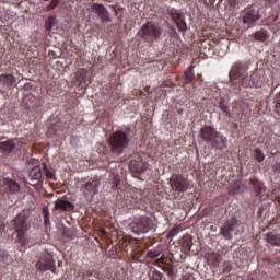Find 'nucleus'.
<instances>
[{
  "label": "nucleus",
  "mask_w": 280,
  "mask_h": 280,
  "mask_svg": "<svg viewBox=\"0 0 280 280\" xmlns=\"http://www.w3.org/2000/svg\"><path fill=\"white\" fill-rule=\"evenodd\" d=\"M13 226L15 229L13 235H16V242L20 244V250L34 246V241H32V237L27 235L30 226H27V219L24 215H18L13 220Z\"/></svg>",
  "instance_id": "f257e3e1"
},
{
  "label": "nucleus",
  "mask_w": 280,
  "mask_h": 280,
  "mask_svg": "<svg viewBox=\"0 0 280 280\" xmlns=\"http://www.w3.org/2000/svg\"><path fill=\"white\" fill-rule=\"evenodd\" d=\"M130 132L132 130L130 127L125 130H118L109 137L110 152L116 156H121L124 154V150L130 145Z\"/></svg>",
  "instance_id": "f03ea898"
},
{
  "label": "nucleus",
  "mask_w": 280,
  "mask_h": 280,
  "mask_svg": "<svg viewBox=\"0 0 280 280\" xmlns=\"http://www.w3.org/2000/svg\"><path fill=\"white\" fill-rule=\"evenodd\" d=\"M248 73V65L246 62L236 61L229 72L230 90L232 93H240L242 91V82Z\"/></svg>",
  "instance_id": "7ed1b4c3"
},
{
  "label": "nucleus",
  "mask_w": 280,
  "mask_h": 280,
  "mask_svg": "<svg viewBox=\"0 0 280 280\" xmlns=\"http://www.w3.org/2000/svg\"><path fill=\"white\" fill-rule=\"evenodd\" d=\"M200 138L215 150H224L226 148V142L229 141L226 137L218 132L215 128L211 126H205L201 128Z\"/></svg>",
  "instance_id": "20e7f679"
},
{
  "label": "nucleus",
  "mask_w": 280,
  "mask_h": 280,
  "mask_svg": "<svg viewBox=\"0 0 280 280\" xmlns=\"http://www.w3.org/2000/svg\"><path fill=\"white\" fill-rule=\"evenodd\" d=\"M163 36V27L154 22H147L140 30V37L147 45L152 47L154 43H159Z\"/></svg>",
  "instance_id": "39448f33"
},
{
  "label": "nucleus",
  "mask_w": 280,
  "mask_h": 280,
  "mask_svg": "<svg viewBox=\"0 0 280 280\" xmlns=\"http://www.w3.org/2000/svg\"><path fill=\"white\" fill-rule=\"evenodd\" d=\"M168 185L172 191H175V194H185V191H189V189L192 187L189 178L180 173L172 174Z\"/></svg>",
  "instance_id": "423d86ee"
},
{
  "label": "nucleus",
  "mask_w": 280,
  "mask_h": 280,
  "mask_svg": "<svg viewBox=\"0 0 280 280\" xmlns=\"http://www.w3.org/2000/svg\"><path fill=\"white\" fill-rule=\"evenodd\" d=\"M139 202V197L133 190H121L117 196L116 205L119 209H135Z\"/></svg>",
  "instance_id": "0eeeda50"
},
{
  "label": "nucleus",
  "mask_w": 280,
  "mask_h": 280,
  "mask_svg": "<svg viewBox=\"0 0 280 280\" xmlns=\"http://www.w3.org/2000/svg\"><path fill=\"white\" fill-rule=\"evenodd\" d=\"M241 86L244 89H261L264 86V70H255L246 74Z\"/></svg>",
  "instance_id": "6e6552de"
},
{
  "label": "nucleus",
  "mask_w": 280,
  "mask_h": 280,
  "mask_svg": "<svg viewBox=\"0 0 280 280\" xmlns=\"http://www.w3.org/2000/svg\"><path fill=\"white\" fill-rule=\"evenodd\" d=\"M241 16L244 25H247V27H255V25H257V21L261 19V13H259V7L254 4L246 8L241 13Z\"/></svg>",
  "instance_id": "1a4fd4ad"
},
{
  "label": "nucleus",
  "mask_w": 280,
  "mask_h": 280,
  "mask_svg": "<svg viewBox=\"0 0 280 280\" xmlns=\"http://www.w3.org/2000/svg\"><path fill=\"white\" fill-rule=\"evenodd\" d=\"M154 229V220L149 217H141L131 223V231L137 235L141 233H150Z\"/></svg>",
  "instance_id": "9d476101"
},
{
  "label": "nucleus",
  "mask_w": 280,
  "mask_h": 280,
  "mask_svg": "<svg viewBox=\"0 0 280 280\" xmlns=\"http://www.w3.org/2000/svg\"><path fill=\"white\" fill-rule=\"evenodd\" d=\"M35 268L39 270V272L50 270V272L56 275V261L54 260V256H51L49 252L43 253L40 259L35 264Z\"/></svg>",
  "instance_id": "9b49d317"
},
{
  "label": "nucleus",
  "mask_w": 280,
  "mask_h": 280,
  "mask_svg": "<svg viewBox=\"0 0 280 280\" xmlns=\"http://www.w3.org/2000/svg\"><path fill=\"white\" fill-rule=\"evenodd\" d=\"M168 15L179 32H187V22L185 21V15L180 13L178 9L173 8L168 10Z\"/></svg>",
  "instance_id": "f8f14e48"
},
{
  "label": "nucleus",
  "mask_w": 280,
  "mask_h": 280,
  "mask_svg": "<svg viewBox=\"0 0 280 280\" xmlns=\"http://www.w3.org/2000/svg\"><path fill=\"white\" fill-rule=\"evenodd\" d=\"M240 225L237 218L233 217L225 222L220 232L225 240H233V231Z\"/></svg>",
  "instance_id": "ddd939ff"
},
{
  "label": "nucleus",
  "mask_w": 280,
  "mask_h": 280,
  "mask_svg": "<svg viewBox=\"0 0 280 280\" xmlns=\"http://www.w3.org/2000/svg\"><path fill=\"white\" fill-rule=\"evenodd\" d=\"M249 185L253 187V191L255 196L258 198V200H264V196L266 195L267 191L266 185L255 177H252L249 179Z\"/></svg>",
  "instance_id": "4468645a"
},
{
  "label": "nucleus",
  "mask_w": 280,
  "mask_h": 280,
  "mask_svg": "<svg viewBox=\"0 0 280 280\" xmlns=\"http://www.w3.org/2000/svg\"><path fill=\"white\" fill-rule=\"evenodd\" d=\"M92 11L97 14L98 19H101L103 23H110V21H113V19H110V13L108 12V9H106L104 4L93 3Z\"/></svg>",
  "instance_id": "2eb2a0df"
},
{
  "label": "nucleus",
  "mask_w": 280,
  "mask_h": 280,
  "mask_svg": "<svg viewBox=\"0 0 280 280\" xmlns=\"http://www.w3.org/2000/svg\"><path fill=\"white\" fill-rule=\"evenodd\" d=\"M129 170L132 174H143L148 170V164L142 159L131 160L129 163Z\"/></svg>",
  "instance_id": "dca6fc26"
},
{
  "label": "nucleus",
  "mask_w": 280,
  "mask_h": 280,
  "mask_svg": "<svg viewBox=\"0 0 280 280\" xmlns=\"http://www.w3.org/2000/svg\"><path fill=\"white\" fill-rule=\"evenodd\" d=\"M75 209L73 202L67 199H57L55 201L54 211H62L63 213L71 212Z\"/></svg>",
  "instance_id": "f3484780"
},
{
  "label": "nucleus",
  "mask_w": 280,
  "mask_h": 280,
  "mask_svg": "<svg viewBox=\"0 0 280 280\" xmlns=\"http://www.w3.org/2000/svg\"><path fill=\"white\" fill-rule=\"evenodd\" d=\"M88 194H97L100 191V179L97 178H92L90 179L83 187Z\"/></svg>",
  "instance_id": "a211bd4d"
},
{
  "label": "nucleus",
  "mask_w": 280,
  "mask_h": 280,
  "mask_svg": "<svg viewBox=\"0 0 280 280\" xmlns=\"http://www.w3.org/2000/svg\"><path fill=\"white\" fill-rule=\"evenodd\" d=\"M206 258L208 259L209 265L214 266L215 268H219L220 264H222V260L224 259L222 255L218 253H209Z\"/></svg>",
  "instance_id": "6ab92c4d"
},
{
  "label": "nucleus",
  "mask_w": 280,
  "mask_h": 280,
  "mask_svg": "<svg viewBox=\"0 0 280 280\" xmlns=\"http://www.w3.org/2000/svg\"><path fill=\"white\" fill-rule=\"evenodd\" d=\"M81 277L82 279L81 280H89L91 279V277H93L94 279H102V272H100V270L97 269H89V270H85L81 273Z\"/></svg>",
  "instance_id": "aec40b11"
},
{
  "label": "nucleus",
  "mask_w": 280,
  "mask_h": 280,
  "mask_svg": "<svg viewBox=\"0 0 280 280\" xmlns=\"http://www.w3.org/2000/svg\"><path fill=\"white\" fill-rule=\"evenodd\" d=\"M252 36L254 40L266 43L268 40V31L266 28H261L256 31Z\"/></svg>",
  "instance_id": "412c9836"
},
{
  "label": "nucleus",
  "mask_w": 280,
  "mask_h": 280,
  "mask_svg": "<svg viewBox=\"0 0 280 280\" xmlns=\"http://www.w3.org/2000/svg\"><path fill=\"white\" fill-rule=\"evenodd\" d=\"M16 148V143H14V140H7L4 142H0V150L4 152V154H10L12 150Z\"/></svg>",
  "instance_id": "4be33fe9"
},
{
  "label": "nucleus",
  "mask_w": 280,
  "mask_h": 280,
  "mask_svg": "<svg viewBox=\"0 0 280 280\" xmlns=\"http://www.w3.org/2000/svg\"><path fill=\"white\" fill-rule=\"evenodd\" d=\"M28 176L31 180H40L43 178V170L40 166H35L30 171Z\"/></svg>",
  "instance_id": "5701e85b"
},
{
  "label": "nucleus",
  "mask_w": 280,
  "mask_h": 280,
  "mask_svg": "<svg viewBox=\"0 0 280 280\" xmlns=\"http://www.w3.org/2000/svg\"><path fill=\"white\" fill-rule=\"evenodd\" d=\"M267 242L271 246H280V235L275 232L267 233Z\"/></svg>",
  "instance_id": "b1692460"
},
{
  "label": "nucleus",
  "mask_w": 280,
  "mask_h": 280,
  "mask_svg": "<svg viewBox=\"0 0 280 280\" xmlns=\"http://www.w3.org/2000/svg\"><path fill=\"white\" fill-rule=\"evenodd\" d=\"M5 185L10 191V194H19L21 190V186L19 183L14 182V179H7Z\"/></svg>",
  "instance_id": "393cba45"
},
{
  "label": "nucleus",
  "mask_w": 280,
  "mask_h": 280,
  "mask_svg": "<svg viewBox=\"0 0 280 280\" xmlns=\"http://www.w3.org/2000/svg\"><path fill=\"white\" fill-rule=\"evenodd\" d=\"M143 255H145V249H142L141 247H136L135 249H132L131 259L136 262L141 261V257H143Z\"/></svg>",
  "instance_id": "a878e982"
},
{
  "label": "nucleus",
  "mask_w": 280,
  "mask_h": 280,
  "mask_svg": "<svg viewBox=\"0 0 280 280\" xmlns=\"http://www.w3.org/2000/svg\"><path fill=\"white\" fill-rule=\"evenodd\" d=\"M196 75L194 74V66H190L185 72H184V82L186 84H191L194 82V79Z\"/></svg>",
  "instance_id": "bb28decb"
},
{
  "label": "nucleus",
  "mask_w": 280,
  "mask_h": 280,
  "mask_svg": "<svg viewBox=\"0 0 280 280\" xmlns=\"http://www.w3.org/2000/svg\"><path fill=\"white\" fill-rule=\"evenodd\" d=\"M194 245V241L190 236H186L182 240V248L185 253H189L191 250V246Z\"/></svg>",
  "instance_id": "cd10ccee"
},
{
  "label": "nucleus",
  "mask_w": 280,
  "mask_h": 280,
  "mask_svg": "<svg viewBox=\"0 0 280 280\" xmlns=\"http://www.w3.org/2000/svg\"><path fill=\"white\" fill-rule=\"evenodd\" d=\"M108 183L112 185V189H117L120 183L119 175L112 173L108 177Z\"/></svg>",
  "instance_id": "c85d7f7f"
},
{
  "label": "nucleus",
  "mask_w": 280,
  "mask_h": 280,
  "mask_svg": "<svg viewBox=\"0 0 280 280\" xmlns=\"http://www.w3.org/2000/svg\"><path fill=\"white\" fill-rule=\"evenodd\" d=\"M160 268H162V270L166 272L168 277H172V275H174V265L172 262H163Z\"/></svg>",
  "instance_id": "c756f323"
},
{
  "label": "nucleus",
  "mask_w": 280,
  "mask_h": 280,
  "mask_svg": "<svg viewBox=\"0 0 280 280\" xmlns=\"http://www.w3.org/2000/svg\"><path fill=\"white\" fill-rule=\"evenodd\" d=\"M254 156L256 161H258V163H264V161L266 160V154L260 148H256L254 150Z\"/></svg>",
  "instance_id": "7c9ffc66"
},
{
  "label": "nucleus",
  "mask_w": 280,
  "mask_h": 280,
  "mask_svg": "<svg viewBox=\"0 0 280 280\" xmlns=\"http://www.w3.org/2000/svg\"><path fill=\"white\" fill-rule=\"evenodd\" d=\"M219 108L228 117L231 115V110L229 109V104L224 100L219 101Z\"/></svg>",
  "instance_id": "2f4dec72"
},
{
  "label": "nucleus",
  "mask_w": 280,
  "mask_h": 280,
  "mask_svg": "<svg viewBox=\"0 0 280 280\" xmlns=\"http://www.w3.org/2000/svg\"><path fill=\"white\" fill-rule=\"evenodd\" d=\"M56 23V19L54 16L48 18L45 21V28L46 32H51V30H54V24Z\"/></svg>",
  "instance_id": "473e14b6"
},
{
  "label": "nucleus",
  "mask_w": 280,
  "mask_h": 280,
  "mask_svg": "<svg viewBox=\"0 0 280 280\" xmlns=\"http://www.w3.org/2000/svg\"><path fill=\"white\" fill-rule=\"evenodd\" d=\"M5 84H8V86H12V84H14V82H16V77L12 75V74H4L2 75Z\"/></svg>",
  "instance_id": "72a5a7b5"
},
{
  "label": "nucleus",
  "mask_w": 280,
  "mask_h": 280,
  "mask_svg": "<svg viewBox=\"0 0 280 280\" xmlns=\"http://www.w3.org/2000/svg\"><path fill=\"white\" fill-rule=\"evenodd\" d=\"M180 232V225L174 226L171 229L166 235L167 240H171V237H176L178 233Z\"/></svg>",
  "instance_id": "f704fd0d"
},
{
  "label": "nucleus",
  "mask_w": 280,
  "mask_h": 280,
  "mask_svg": "<svg viewBox=\"0 0 280 280\" xmlns=\"http://www.w3.org/2000/svg\"><path fill=\"white\" fill-rule=\"evenodd\" d=\"M233 270V262H231L230 260H225L223 262V275H229V272H232Z\"/></svg>",
  "instance_id": "c9c22d12"
},
{
  "label": "nucleus",
  "mask_w": 280,
  "mask_h": 280,
  "mask_svg": "<svg viewBox=\"0 0 280 280\" xmlns=\"http://www.w3.org/2000/svg\"><path fill=\"white\" fill-rule=\"evenodd\" d=\"M43 215H44V224L47 226L48 224H51V221L49 219V208L45 207L43 208Z\"/></svg>",
  "instance_id": "e433bc0d"
},
{
  "label": "nucleus",
  "mask_w": 280,
  "mask_h": 280,
  "mask_svg": "<svg viewBox=\"0 0 280 280\" xmlns=\"http://www.w3.org/2000/svg\"><path fill=\"white\" fill-rule=\"evenodd\" d=\"M158 257H161V252H159V250H149L147 253L148 259H158Z\"/></svg>",
  "instance_id": "4c0bfd02"
},
{
  "label": "nucleus",
  "mask_w": 280,
  "mask_h": 280,
  "mask_svg": "<svg viewBox=\"0 0 280 280\" xmlns=\"http://www.w3.org/2000/svg\"><path fill=\"white\" fill-rule=\"evenodd\" d=\"M58 3H60V0H50V3L46 7L47 12L56 10V8H58Z\"/></svg>",
  "instance_id": "58836bf2"
},
{
  "label": "nucleus",
  "mask_w": 280,
  "mask_h": 280,
  "mask_svg": "<svg viewBox=\"0 0 280 280\" xmlns=\"http://www.w3.org/2000/svg\"><path fill=\"white\" fill-rule=\"evenodd\" d=\"M150 280H163V273L159 270H153Z\"/></svg>",
  "instance_id": "ea45409f"
},
{
  "label": "nucleus",
  "mask_w": 280,
  "mask_h": 280,
  "mask_svg": "<svg viewBox=\"0 0 280 280\" xmlns=\"http://www.w3.org/2000/svg\"><path fill=\"white\" fill-rule=\"evenodd\" d=\"M44 172H45L46 178L54 179L56 176V175H54V173L51 171H49V168H47V166H45Z\"/></svg>",
  "instance_id": "a19ab883"
},
{
  "label": "nucleus",
  "mask_w": 280,
  "mask_h": 280,
  "mask_svg": "<svg viewBox=\"0 0 280 280\" xmlns=\"http://www.w3.org/2000/svg\"><path fill=\"white\" fill-rule=\"evenodd\" d=\"M5 259H8V252L0 249V261H5Z\"/></svg>",
  "instance_id": "79ce46f5"
},
{
  "label": "nucleus",
  "mask_w": 280,
  "mask_h": 280,
  "mask_svg": "<svg viewBox=\"0 0 280 280\" xmlns=\"http://www.w3.org/2000/svg\"><path fill=\"white\" fill-rule=\"evenodd\" d=\"M138 97H139L140 100H143V97H145V92L139 91Z\"/></svg>",
  "instance_id": "37998d69"
},
{
  "label": "nucleus",
  "mask_w": 280,
  "mask_h": 280,
  "mask_svg": "<svg viewBox=\"0 0 280 280\" xmlns=\"http://www.w3.org/2000/svg\"><path fill=\"white\" fill-rule=\"evenodd\" d=\"M275 172H279L280 173V162L276 163V165L273 166Z\"/></svg>",
  "instance_id": "c03bdc74"
},
{
  "label": "nucleus",
  "mask_w": 280,
  "mask_h": 280,
  "mask_svg": "<svg viewBox=\"0 0 280 280\" xmlns=\"http://www.w3.org/2000/svg\"><path fill=\"white\" fill-rule=\"evenodd\" d=\"M269 5H275L277 3V0H267Z\"/></svg>",
  "instance_id": "a18cd8bd"
},
{
  "label": "nucleus",
  "mask_w": 280,
  "mask_h": 280,
  "mask_svg": "<svg viewBox=\"0 0 280 280\" xmlns=\"http://www.w3.org/2000/svg\"><path fill=\"white\" fill-rule=\"evenodd\" d=\"M101 233H102V235H106V233H107V232H106V229H102V230H101Z\"/></svg>",
  "instance_id": "49530a36"
},
{
  "label": "nucleus",
  "mask_w": 280,
  "mask_h": 280,
  "mask_svg": "<svg viewBox=\"0 0 280 280\" xmlns=\"http://www.w3.org/2000/svg\"><path fill=\"white\" fill-rule=\"evenodd\" d=\"M210 5H213L215 3V0H209Z\"/></svg>",
  "instance_id": "de8ad7c7"
},
{
  "label": "nucleus",
  "mask_w": 280,
  "mask_h": 280,
  "mask_svg": "<svg viewBox=\"0 0 280 280\" xmlns=\"http://www.w3.org/2000/svg\"><path fill=\"white\" fill-rule=\"evenodd\" d=\"M203 3H205V5H209V3L207 2V0H203Z\"/></svg>",
  "instance_id": "09e8293b"
},
{
  "label": "nucleus",
  "mask_w": 280,
  "mask_h": 280,
  "mask_svg": "<svg viewBox=\"0 0 280 280\" xmlns=\"http://www.w3.org/2000/svg\"><path fill=\"white\" fill-rule=\"evenodd\" d=\"M161 261H165V257H161Z\"/></svg>",
  "instance_id": "8fccbe9b"
},
{
  "label": "nucleus",
  "mask_w": 280,
  "mask_h": 280,
  "mask_svg": "<svg viewBox=\"0 0 280 280\" xmlns=\"http://www.w3.org/2000/svg\"><path fill=\"white\" fill-rule=\"evenodd\" d=\"M279 19V16H276L275 19H273V21H277Z\"/></svg>",
  "instance_id": "3c124183"
},
{
  "label": "nucleus",
  "mask_w": 280,
  "mask_h": 280,
  "mask_svg": "<svg viewBox=\"0 0 280 280\" xmlns=\"http://www.w3.org/2000/svg\"><path fill=\"white\" fill-rule=\"evenodd\" d=\"M135 242H136V244H139V240H136Z\"/></svg>",
  "instance_id": "603ef678"
}]
</instances>
